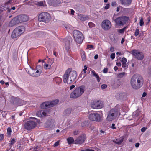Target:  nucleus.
I'll return each instance as SVG.
<instances>
[{
	"instance_id": "nucleus-1",
	"label": "nucleus",
	"mask_w": 151,
	"mask_h": 151,
	"mask_svg": "<svg viewBox=\"0 0 151 151\" xmlns=\"http://www.w3.org/2000/svg\"><path fill=\"white\" fill-rule=\"evenodd\" d=\"M77 76L76 71L72 70L71 68L68 69L63 76V80L65 83L70 84L75 81Z\"/></svg>"
},
{
	"instance_id": "nucleus-2",
	"label": "nucleus",
	"mask_w": 151,
	"mask_h": 151,
	"mask_svg": "<svg viewBox=\"0 0 151 151\" xmlns=\"http://www.w3.org/2000/svg\"><path fill=\"white\" fill-rule=\"evenodd\" d=\"M144 82L142 77L138 74L134 75L132 77L130 83L132 87L135 89L140 88Z\"/></svg>"
},
{
	"instance_id": "nucleus-3",
	"label": "nucleus",
	"mask_w": 151,
	"mask_h": 151,
	"mask_svg": "<svg viewBox=\"0 0 151 151\" xmlns=\"http://www.w3.org/2000/svg\"><path fill=\"white\" fill-rule=\"evenodd\" d=\"M85 87L81 86L76 88L70 95L71 98H76L81 96L83 93L84 91Z\"/></svg>"
},
{
	"instance_id": "nucleus-4",
	"label": "nucleus",
	"mask_w": 151,
	"mask_h": 151,
	"mask_svg": "<svg viewBox=\"0 0 151 151\" xmlns=\"http://www.w3.org/2000/svg\"><path fill=\"white\" fill-rule=\"evenodd\" d=\"M31 119H35L36 121L31 120L26 122L24 125V127L25 129L30 130L37 126L38 120L35 118H31Z\"/></svg>"
},
{
	"instance_id": "nucleus-5",
	"label": "nucleus",
	"mask_w": 151,
	"mask_h": 151,
	"mask_svg": "<svg viewBox=\"0 0 151 151\" xmlns=\"http://www.w3.org/2000/svg\"><path fill=\"white\" fill-rule=\"evenodd\" d=\"M25 31L24 26H19L16 27L12 33L11 37L12 38H17L23 33Z\"/></svg>"
},
{
	"instance_id": "nucleus-6",
	"label": "nucleus",
	"mask_w": 151,
	"mask_h": 151,
	"mask_svg": "<svg viewBox=\"0 0 151 151\" xmlns=\"http://www.w3.org/2000/svg\"><path fill=\"white\" fill-rule=\"evenodd\" d=\"M118 112V109L116 108L111 109L108 113L106 120L109 121L113 120L117 116Z\"/></svg>"
},
{
	"instance_id": "nucleus-7",
	"label": "nucleus",
	"mask_w": 151,
	"mask_h": 151,
	"mask_svg": "<svg viewBox=\"0 0 151 151\" xmlns=\"http://www.w3.org/2000/svg\"><path fill=\"white\" fill-rule=\"evenodd\" d=\"M73 33L75 41L79 44L82 43L83 38L82 33L78 30H75L73 31Z\"/></svg>"
},
{
	"instance_id": "nucleus-8",
	"label": "nucleus",
	"mask_w": 151,
	"mask_h": 151,
	"mask_svg": "<svg viewBox=\"0 0 151 151\" xmlns=\"http://www.w3.org/2000/svg\"><path fill=\"white\" fill-rule=\"evenodd\" d=\"M51 19L50 14L47 12H43L40 14L38 16V20L40 22L45 23L49 22Z\"/></svg>"
},
{
	"instance_id": "nucleus-9",
	"label": "nucleus",
	"mask_w": 151,
	"mask_h": 151,
	"mask_svg": "<svg viewBox=\"0 0 151 151\" xmlns=\"http://www.w3.org/2000/svg\"><path fill=\"white\" fill-rule=\"evenodd\" d=\"M129 18L127 17L124 16L119 17L114 20L116 26H122L125 24L128 20Z\"/></svg>"
},
{
	"instance_id": "nucleus-10",
	"label": "nucleus",
	"mask_w": 151,
	"mask_h": 151,
	"mask_svg": "<svg viewBox=\"0 0 151 151\" xmlns=\"http://www.w3.org/2000/svg\"><path fill=\"white\" fill-rule=\"evenodd\" d=\"M89 118L90 120L96 122H101L102 120V116L97 112L91 113L89 115Z\"/></svg>"
},
{
	"instance_id": "nucleus-11",
	"label": "nucleus",
	"mask_w": 151,
	"mask_h": 151,
	"mask_svg": "<svg viewBox=\"0 0 151 151\" xmlns=\"http://www.w3.org/2000/svg\"><path fill=\"white\" fill-rule=\"evenodd\" d=\"M102 28L105 30H109L111 27V22L108 20L106 19L103 20L101 23Z\"/></svg>"
},
{
	"instance_id": "nucleus-12",
	"label": "nucleus",
	"mask_w": 151,
	"mask_h": 151,
	"mask_svg": "<svg viewBox=\"0 0 151 151\" xmlns=\"http://www.w3.org/2000/svg\"><path fill=\"white\" fill-rule=\"evenodd\" d=\"M103 106L102 102L100 101H97L93 102L91 104L92 108L99 109L102 108Z\"/></svg>"
},
{
	"instance_id": "nucleus-13",
	"label": "nucleus",
	"mask_w": 151,
	"mask_h": 151,
	"mask_svg": "<svg viewBox=\"0 0 151 151\" xmlns=\"http://www.w3.org/2000/svg\"><path fill=\"white\" fill-rule=\"evenodd\" d=\"M132 52V55L137 59L141 60L143 58L144 55L142 52L136 50H133Z\"/></svg>"
},
{
	"instance_id": "nucleus-14",
	"label": "nucleus",
	"mask_w": 151,
	"mask_h": 151,
	"mask_svg": "<svg viewBox=\"0 0 151 151\" xmlns=\"http://www.w3.org/2000/svg\"><path fill=\"white\" fill-rule=\"evenodd\" d=\"M49 111L47 110H42L37 111L36 115L40 117H45L48 115Z\"/></svg>"
},
{
	"instance_id": "nucleus-15",
	"label": "nucleus",
	"mask_w": 151,
	"mask_h": 151,
	"mask_svg": "<svg viewBox=\"0 0 151 151\" xmlns=\"http://www.w3.org/2000/svg\"><path fill=\"white\" fill-rule=\"evenodd\" d=\"M16 17L19 23L26 22L28 20V16L25 15H21Z\"/></svg>"
},
{
	"instance_id": "nucleus-16",
	"label": "nucleus",
	"mask_w": 151,
	"mask_h": 151,
	"mask_svg": "<svg viewBox=\"0 0 151 151\" xmlns=\"http://www.w3.org/2000/svg\"><path fill=\"white\" fill-rule=\"evenodd\" d=\"M86 139L85 135H82L79 136L76 139L75 142L76 144H81L83 143Z\"/></svg>"
},
{
	"instance_id": "nucleus-17",
	"label": "nucleus",
	"mask_w": 151,
	"mask_h": 151,
	"mask_svg": "<svg viewBox=\"0 0 151 151\" xmlns=\"http://www.w3.org/2000/svg\"><path fill=\"white\" fill-rule=\"evenodd\" d=\"M127 96V94L126 92H121L120 93H117L116 95V98L118 99H120L124 100L125 99Z\"/></svg>"
},
{
	"instance_id": "nucleus-18",
	"label": "nucleus",
	"mask_w": 151,
	"mask_h": 151,
	"mask_svg": "<svg viewBox=\"0 0 151 151\" xmlns=\"http://www.w3.org/2000/svg\"><path fill=\"white\" fill-rule=\"evenodd\" d=\"M48 3L50 5L57 6L60 4V0H49Z\"/></svg>"
},
{
	"instance_id": "nucleus-19",
	"label": "nucleus",
	"mask_w": 151,
	"mask_h": 151,
	"mask_svg": "<svg viewBox=\"0 0 151 151\" xmlns=\"http://www.w3.org/2000/svg\"><path fill=\"white\" fill-rule=\"evenodd\" d=\"M55 121L53 120L50 119L48 120L45 123V126L47 127H51L55 126Z\"/></svg>"
},
{
	"instance_id": "nucleus-20",
	"label": "nucleus",
	"mask_w": 151,
	"mask_h": 151,
	"mask_svg": "<svg viewBox=\"0 0 151 151\" xmlns=\"http://www.w3.org/2000/svg\"><path fill=\"white\" fill-rule=\"evenodd\" d=\"M72 40V39L70 37H68V39H65L64 40L65 46L66 49L68 50L70 49V41Z\"/></svg>"
},
{
	"instance_id": "nucleus-21",
	"label": "nucleus",
	"mask_w": 151,
	"mask_h": 151,
	"mask_svg": "<svg viewBox=\"0 0 151 151\" xmlns=\"http://www.w3.org/2000/svg\"><path fill=\"white\" fill-rule=\"evenodd\" d=\"M19 23V21L16 17L10 21L9 24V26L10 27H12Z\"/></svg>"
},
{
	"instance_id": "nucleus-22",
	"label": "nucleus",
	"mask_w": 151,
	"mask_h": 151,
	"mask_svg": "<svg viewBox=\"0 0 151 151\" xmlns=\"http://www.w3.org/2000/svg\"><path fill=\"white\" fill-rule=\"evenodd\" d=\"M121 4L125 6H128L131 4L132 0H120Z\"/></svg>"
},
{
	"instance_id": "nucleus-23",
	"label": "nucleus",
	"mask_w": 151,
	"mask_h": 151,
	"mask_svg": "<svg viewBox=\"0 0 151 151\" xmlns=\"http://www.w3.org/2000/svg\"><path fill=\"white\" fill-rule=\"evenodd\" d=\"M47 102L48 108L52 107L54 106L56 104L59 102L58 100L56 99L51 101H48Z\"/></svg>"
},
{
	"instance_id": "nucleus-24",
	"label": "nucleus",
	"mask_w": 151,
	"mask_h": 151,
	"mask_svg": "<svg viewBox=\"0 0 151 151\" xmlns=\"http://www.w3.org/2000/svg\"><path fill=\"white\" fill-rule=\"evenodd\" d=\"M49 62H50V63L47 64L46 63H45L44 65V68L46 69H49L51 68V65L53 63L54 61L52 60V59H50L49 58Z\"/></svg>"
},
{
	"instance_id": "nucleus-25",
	"label": "nucleus",
	"mask_w": 151,
	"mask_h": 151,
	"mask_svg": "<svg viewBox=\"0 0 151 151\" xmlns=\"http://www.w3.org/2000/svg\"><path fill=\"white\" fill-rule=\"evenodd\" d=\"M78 18L80 20L84 21L87 20L88 19V17L87 16H85L80 14H78Z\"/></svg>"
},
{
	"instance_id": "nucleus-26",
	"label": "nucleus",
	"mask_w": 151,
	"mask_h": 151,
	"mask_svg": "<svg viewBox=\"0 0 151 151\" xmlns=\"http://www.w3.org/2000/svg\"><path fill=\"white\" fill-rule=\"evenodd\" d=\"M18 97H15L14 96L11 97V102L12 104H15L17 105L18 101Z\"/></svg>"
},
{
	"instance_id": "nucleus-27",
	"label": "nucleus",
	"mask_w": 151,
	"mask_h": 151,
	"mask_svg": "<svg viewBox=\"0 0 151 151\" xmlns=\"http://www.w3.org/2000/svg\"><path fill=\"white\" fill-rule=\"evenodd\" d=\"M124 138L122 137H120L118 139H116L115 140H114V142L116 143L119 145L121 144L122 142L124 141Z\"/></svg>"
},
{
	"instance_id": "nucleus-28",
	"label": "nucleus",
	"mask_w": 151,
	"mask_h": 151,
	"mask_svg": "<svg viewBox=\"0 0 151 151\" xmlns=\"http://www.w3.org/2000/svg\"><path fill=\"white\" fill-rule=\"evenodd\" d=\"M27 73L30 75L34 77H35V76H37L35 74V71L32 69L29 70L27 71Z\"/></svg>"
},
{
	"instance_id": "nucleus-29",
	"label": "nucleus",
	"mask_w": 151,
	"mask_h": 151,
	"mask_svg": "<svg viewBox=\"0 0 151 151\" xmlns=\"http://www.w3.org/2000/svg\"><path fill=\"white\" fill-rule=\"evenodd\" d=\"M40 107L42 109H44L46 108H48V106L47 102L42 103L40 105Z\"/></svg>"
},
{
	"instance_id": "nucleus-30",
	"label": "nucleus",
	"mask_w": 151,
	"mask_h": 151,
	"mask_svg": "<svg viewBox=\"0 0 151 151\" xmlns=\"http://www.w3.org/2000/svg\"><path fill=\"white\" fill-rule=\"evenodd\" d=\"M72 109L68 108L65 110L64 112V114L66 116H68L71 113Z\"/></svg>"
},
{
	"instance_id": "nucleus-31",
	"label": "nucleus",
	"mask_w": 151,
	"mask_h": 151,
	"mask_svg": "<svg viewBox=\"0 0 151 151\" xmlns=\"http://www.w3.org/2000/svg\"><path fill=\"white\" fill-rule=\"evenodd\" d=\"M18 100L17 103V105H21L26 104V102L25 101L22 100L20 98L18 97Z\"/></svg>"
},
{
	"instance_id": "nucleus-32",
	"label": "nucleus",
	"mask_w": 151,
	"mask_h": 151,
	"mask_svg": "<svg viewBox=\"0 0 151 151\" xmlns=\"http://www.w3.org/2000/svg\"><path fill=\"white\" fill-rule=\"evenodd\" d=\"M36 35L37 37H41L44 35V33L42 32H38L36 34Z\"/></svg>"
},
{
	"instance_id": "nucleus-33",
	"label": "nucleus",
	"mask_w": 151,
	"mask_h": 151,
	"mask_svg": "<svg viewBox=\"0 0 151 151\" xmlns=\"http://www.w3.org/2000/svg\"><path fill=\"white\" fill-rule=\"evenodd\" d=\"M67 140L68 143L69 144H71L74 142V139L72 137L68 138L67 139Z\"/></svg>"
},
{
	"instance_id": "nucleus-34",
	"label": "nucleus",
	"mask_w": 151,
	"mask_h": 151,
	"mask_svg": "<svg viewBox=\"0 0 151 151\" xmlns=\"http://www.w3.org/2000/svg\"><path fill=\"white\" fill-rule=\"evenodd\" d=\"M37 70L36 72H35V74L37 75L35 76V77H38L40 76L42 72V70H41L40 69H39V70Z\"/></svg>"
},
{
	"instance_id": "nucleus-35",
	"label": "nucleus",
	"mask_w": 151,
	"mask_h": 151,
	"mask_svg": "<svg viewBox=\"0 0 151 151\" xmlns=\"http://www.w3.org/2000/svg\"><path fill=\"white\" fill-rule=\"evenodd\" d=\"M10 2H7L5 4L1 6L0 7V8H1V9H3L4 8H5L7 9V5L8 6V4H10Z\"/></svg>"
},
{
	"instance_id": "nucleus-36",
	"label": "nucleus",
	"mask_w": 151,
	"mask_h": 151,
	"mask_svg": "<svg viewBox=\"0 0 151 151\" xmlns=\"http://www.w3.org/2000/svg\"><path fill=\"white\" fill-rule=\"evenodd\" d=\"M125 73L124 72H123L117 74V76L119 78H122L125 75Z\"/></svg>"
},
{
	"instance_id": "nucleus-37",
	"label": "nucleus",
	"mask_w": 151,
	"mask_h": 151,
	"mask_svg": "<svg viewBox=\"0 0 151 151\" xmlns=\"http://www.w3.org/2000/svg\"><path fill=\"white\" fill-rule=\"evenodd\" d=\"M45 3V1H41L38 2L37 4L40 6H44V4Z\"/></svg>"
},
{
	"instance_id": "nucleus-38",
	"label": "nucleus",
	"mask_w": 151,
	"mask_h": 151,
	"mask_svg": "<svg viewBox=\"0 0 151 151\" xmlns=\"http://www.w3.org/2000/svg\"><path fill=\"white\" fill-rule=\"evenodd\" d=\"M7 12H9V13H13V11L12 10V9H11L10 8H9V7L7 5Z\"/></svg>"
},
{
	"instance_id": "nucleus-39",
	"label": "nucleus",
	"mask_w": 151,
	"mask_h": 151,
	"mask_svg": "<svg viewBox=\"0 0 151 151\" xmlns=\"http://www.w3.org/2000/svg\"><path fill=\"white\" fill-rule=\"evenodd\" d=\"M126 28H127V27H126L122 29H119V30L118 31L119 33H123L124 32V31H125Z\"/></svg>"
},
{
	"instance_id": "nucleus-40",
	"label": "nucleus",
	"mask_w": 151,
	"mask_h": 151,
	"mask_svg": "<svg viewBox=\"0 0 151 151\" xmlns=\"http://www.w3.org/2000/svg\"><path fill=\"white\" fill-rule=\"evenodd\" d=\"M56 80L57 83L59 84L60 83L61 81V78L57 77L56 78Z\"/></svg>"
},
{
	"instance_id": "nucleus-41",
	"label": "nucleus",
	"mask_w": 151,
	"mask_h": 151,
	"mask_svg": "<svg viewBox=\"0 0 151 151\" xmlns=\"http://www.w3.org/2000/svg\"><path fill=\"white\" fill-rule=\"evenodd\" d=\"M88 25L90 27H92L94 26L95 24L93 23L90 22H89L88 24Z\"/></svg>"
},
{
	"instance_id": "nucleus-42",
	"label": "nucleus",
	"mask_w": 151,
	"mask_h": 151,
	"mask_svg": "<svg viewBox=\"0 0 151 151\" xmlns=\"http://www.w3.org/2000/svg\"><path fill=\"white\" fill-rule=\"evenodd\" d=\"M139 31L138 29H136L134 33V35L136 36H137L139 34Z\"/></svg>"
},
{
	"instance_id": "nucleus-43",
	"label": "nucleus",
	"mask_w": 151,
	"mask_h": 151,
	"mask_svg": "<svg viewBox=\"0 0 151 151\" xmlns=\"http://www.w3.org/2000/svg\"><path fill=\"white\" fill-rule=\"evenodd\" d=\"M144 22H143V19L142 18L140 21L139 24L141 26H142L144 24Z\"/></svg>"
},
{
	"instance_id": "nucleus-44",
	"label": "nucleus",
	"mask_w": 151,
	"mask_h": 151,
	"mask_svg": "<svg viewBox=\"0 0 151 151\" xmlns=\"http://www.w3.org/2000/svg\"><path fill=\"white\" fill-rule=\"evenodd\" d=\"M121 61L122 62V63H126L127 61V60L125 58L123 57Z\"/></svg>"
},
{
	"instance_id": "nucleus-45",
	"label": "nucleus",
	"mask_w": 151,
	"mask_h": 151,
	"mask_svg": "<svg viewBox=\"0 0 151 151\" xmlns=\"http://www.w3.org/2000/svg\"><path fill=\"white\" fill-rule=\"evenodd\" d=\"M83 54L81 55V57L82 58V60H85L86 58L85 55H84V52L83 51L82 53Z\"/></svg>"
},
{
	"instance_id": "nucleus-46",
	"label": "nucleus",
	"mask_w": 151,
	"mask_h": 151,
	"mask_svg": "<svg viewBox=\"0 0 151 151\" xmlns=\"http://www.w3.org/2000/svg\"><path fill=\"white\" fill-rule=\"evenodd\" d=\"M115 56V53H112L110 55V58L112 59H114Z\"/></svg>"
},
{
	"instance_id": "nucleus-47",
	"label": "nucleus",
	"mask_w": 151,
	"mask_h": 151,
	"mask_svg": "<svg viewBox=\"0 0 151 151\" xmlns=\"http://www.w3.org/2000/svg\"><path fill=\"white\" fill-rule=\"evenodd\" d=\"M91 72L93 74V75L95 77L98 75V74L97 73H95V71L93 70H92L91 71Z\"/></svg>"
},
{
	"instance_id": "nucleus-48",
	"label": "nucleus",
	"mask_w": 151,
	"mask_h": 151,
	"mask_svg": "<svg viewBox=\"0 0 151 151\" xmlns=\"http://www.w3.org/2000/svg\"><path fill=\"white\" fill-rule=\"evenodd\" d=\"M7 131L8 134L10 135L11 132V129L10 128H8L7 129Z\"/></svg>"
},
{
	"instance_id": "nucleus-49",
	"label": "nucleus",
	"mask_w": 151,
	"mask_h": 151,
	"mask_svg": "<svg viewBox=\"0 0 151 151\" xmlns=\"http://www.w3.org/2000/svg\"><path fill=\"white\" fill-rule=\"evenodd\" d=\"M117 5V3L116 1H113L111 3V5L112 6H116Z\"/></svg>"
},
{
	"instance_id": "nucleus-50",
	"label": "nucleus",
	"mask_w": 151,
	"mask_h": 151,
	"mask_svg": "<svg viewBox=\"0 0 151 151\" xmlns=\"http://www.w3.org/2000/svg\"><path fill=\"white\" fill-rule=\"evenodd\" d=\"M4 137V135L3 134L0 135V141H2Z\"/></svg>"
},
{
	"instance_id": "nucleus-51",
	"label": "nucleus",
	"mask_w": 151,
	"mask_h": 151,
	"mask_svg": "<svg viewBox=\"0 0 151 151\" xmlns=\"http://www.w3.org/2000/svg\"><path fill=\"white\" fill-rule=\"evenodd\" d=\"M107 87V86L106 84H103L101 86V88L102 89H105Z\"/></svg>"
},
{
	"instance_id": "nucleus-52",
	"label": "nucleus",
	"mask_w": 151,
	"mask_h": 151,
	"mask_svg": "<svg viewBox=\"0 0 151 151\" xmlns=\"http://www.w3.org/2000/svg\"><path fill=\"white\" fill-rule=\"evenodd\" d=\"M42 68L41 66L40 65H37L36 68V70H39V69H40L41 70H42Z\"/></svg>"
},
{
	"instance_id": "nucleus-53",
	"label": "nucleus",
	"mask_w": 151,
	"mask_h": 151,
	"mask_svg": "<svg viewBox=\"0 0 151 151\" xmlns=\"http://www.w3.org/2000/svg\"><path fill=\"white\" fill-rule=\"evenodd\" d=\"M147 128L146 127H144L142 128L141 129V130L142 132H144L147 129Z\"/></svg>"
},
{
	"instance_id": "nucleus-54",
	"label": "nucleus",
	"mask_w": 151,
	"mask_h": 151,
	"mask_svg": "<svg viewBox=\"0 0 151 151\" xmlns=\"http://www.w3.org/2000/svg\"><path fill=\"white\" fill-rule=\"evenodd\" d=\"M79 132L78 131H75L74 132H73V134L74 135H77L79 134Z\"/></svg>"
},
{
	"instance_id": "nucleus-55",
	"label": "nucleus",
	"mask_w": 151,
	"mask_h": 151,
	"mask_svg": "<svg viewBox=\"0 0 151 151\" xmlns=\"http://www.w3.org/2000/svg\"><path fill=\"white\" fill-rule=\"evenodd\" d=\"M59 141L56 142L54 144V146L55 147L59 145Z\"/></svg>"
},
{
	"instance_id": "nucleus-56",
	"label": "nucleus",
	"mask_w": 151,
	"mask_h": 151,
	"mask_svg": "<svg viewBox=\"0 0 151 151\" xmlns=\"http://www.w3.org/2000/svg\"><path fill=\"white\" fill-rule=\"evenodd\" d=\"M87 48H93V46L92 45H87Z\"/></svg>"
},
{
	"instance_id": "nucleus-57",
	"label": "nucleus",
	"mask_w": 151,
	"mask_h": 151,
	"mask_svg": "<svg viewBox=\"0 0 151 151\" xmlns=\"http://www.w3.org/2000/svg\"><path fill=\"white\" fill-rule=\"evenodd\" d=\"M15 142V139H12L11 141V144L12 145L14 144Z\"/></svg>"
},
{
	"instance_id": "nucleus-58",
	"label": "nucleus",
	"mask_w": 151,
	"mask_h": 151,
	"mask_svg": "<svg viewBox=\"0 0 151 151\" xmlns=\"http://www.w3.org/2000/svg\"><path fill=\"white\" fill-rule=\"evenodd\" d=\"M108 71V69L107 68H104L103 70V72L104 73H106Z\"/></svg>"
},
{
	"instance_id": "nucleus-59",
	"label": "nucleus",
	"mask_w": 151,
	"mask_h": 151,
	"mask_svg": "<svg viewBox=\"0 0 151 151\" xmlns=\"http://www.w3.org/2000/svg\"><path fill=\"white\" fill-rule=\"evenodd\" d=\"M115 124L114 123H113L112 124L111 126V127L113 129H115L116 128V127L115 126Z\"/></svg>"
},
{
	"instance_id": "nucleus-60",
	"label": "nucleus",
	"mask_w": 151,
	"mask_h": 151,
	"mask_svg": "<svg viewBox=\"0 0 151 151\" xmlns=\"http://www.w3.org/2000/svg\"><path fill=\"white\" fill-rule=\"evenodd\" d=\"M148 73L149 76H151V68H149Z\"/></svg>"
},
{
	"instance_id": "nucleus-61",
	"label": "nucleus",
	"mask_w": 151,
	"mask_h": 151,
	"mask_svg": "<svg viewBox=\"0 0 151 151\" xmlns=\"http://www.w3.org/2000/svg\"><path fill=\"white\" fill-rule=\"evenodd\" d=\"M109 6H110L109 4H107L104 7L105 9H108L109 8Z\"/></svg>"
},
{
	"instance_id": "nucleus-62",
	"label": "nucleus",
	"mask_w": 151,
	"mask_h": 151,
	"mask_svg": "<svg viewBox=\"0 0 151 151\" xmlns=\"http://www.w3.org/2000/svg\"><path fill=\"white\" fill-rule=\"evenodd\" d=\"M96 78L98 82H99L100 81L101 78L99 77L98 75Z\"/></svg>"
},
{
	"instance_id": "nucleus-63",
	"label": "nucleus",
	"mask_w": 151,
	"mask_h": 151,
	"mask_svg": "<svg viewBox=\"0 0 151 151\" xmlns=\"http://www.w3.org/2000/svg\"><path fill=\"white\" fill-rule=\"evenodd\" d=\"M96 78L98 82H99L100 81L101 78L99 77L98 75Z\"/></svg>"
},
{
	"instance_id": "nucleus-64",
	"label": "nucleus",
	"mask_w": 151,
	"mask_h": 151,
	"mask_svg": "<svg viewBox=\"0 0 151 151\" xmlns=\"http://www.w3.org/2000/svg\"><path fill=\"white\" fill-rule=\"evenodd\" d=\"M84 68L83 69V70L84 71V73H86V70L87 69V67L86 65H85L84 66Z\"/></svg>"
}]
</instances>
